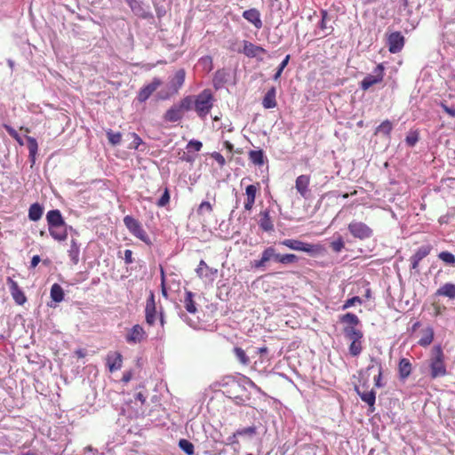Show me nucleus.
I'll list each match as a JSON object with an SVG mask.
<instances>
[{
	"mask_svg": "<svg viewBox=\"0 0 455 455\" xmlns=\"http://www.w3.org/2000/svg\"><path fill=\"white\" fill-rule=\"evenodd\" d=\"M426 369L428 370L432 379L443 378L448 374L445 355L441 345H435L432 347L428 359L420 367V371L424 373Z\"/></svg>",
	"mask_w": 455,
	"mask_h": 455,
	"instance_id": "obj_1",
	"label": "nucleus"
},
{
	"mask_svg": "<svg viewBox=\"0 0 455 455\" xmlns=\"http://www.w3.org/2000/svg\"><path fill=\"white\" fill-rule=\"evenodd\" d=\"M46 220L49 233L56 241H65L68 230H73V228L65 222L60 211L58 209L49 211L46 213Z\"/></svg>",
	"mask_w": 455,
	"mask_h": 455,
	"instance_id": "obj_2",
	"label": "nucleus"
},
{
	"mask_svg": "<svg viewBox=\"0 0 455 455\" xmlns=\"http://www.w3.org/2000/svg\"><path fill=\"white\" fill-rule=\"evenodd\" d=\"M185 98L191 100V110L194 108L197 116L204 120L214 105V96L210 89H204L199 94L188 95Z\"/></svg>",
	"mask_w": 455,
	"mask_h": 455,
	"instance_id": "obj_3",
	"label": "nucleus"
},
{
	"mask_svg": "<svg viewBox=\"0 0 455 455\" xmlns=\"http://www.w3.org/2000/svg\"><path fill=\"white\" fill-rule=\"evenodd\" d=\"M281 259L282 253L277 252L275 246H267L262 251L258 259L251 261V267L264 271L268 267L271 261L281 264Z\"/></svg>",
	"mask_w": 455,
	"mask_h": 455,
	"instance_id": "obj_4",
	"label": "nucleus"
},
{
	"mask_svg": "<svg viewBox=\"0 0 455 455\" xmlns=\"http://www.w3.org/2000/svg\"><path fill=\"white\" fill-rule=\"evenodd\" d=\"M226 392L227 397L238 406H247L251 400V393L243 385L235 380L232 381L230 388Z\"/></svg>",
	"mask_w": 455,
	"mask_h": 455,
	"instance_id": "obj_5",
	"label": "nucleus"
},
{
	"mask_svg": "<svg viewBox=\"0 0 455 455\" xmlns=\"http://www.w3.org/2000/svg\"><path fill=\"white\" fill-rule=\"evenodd\" d=\"M191 110L190 98H183L178 103L173 104L164 114L166 122L176 123L183 118L184 113Z\"/></svg>",
	"mask_w": 455,
	"mask_h": 455,
	"instance_id": "obj_6",
	"label": "nucleus"
},
{
	"mask_svg": "<svg viewBox=\"0 0 455 455\" xmlns=\"http://www.w3.org/2000/svg\"><path fill=\"white\" fill-rule=\"evenodd\" d=\"M186 78V71L184 68L178 69L172 76L169 78L168 89L170 92H160L158 98L160 100H167L170 96L177 94L180 88L183 86Z\"/></svg>",
	"mask_w": 455,
	"mask_h": 455,
	"instance_id": "obj_7",
	"label": "nucleus"
},
{
	"mask_svg": "<svg viewBox=\"0 0 455 455\" xmlns=\"http://www.w3.org/2000/svg\"><path fill=\"white\" fill-rule=\"evenodd\" d=\"M279 244L293 251L307 252L311 256L315 255L319 251L318 245L305 243L298 239H284L280 241Z\"/></svg>",
	"mask_w": 455,
	"mask_h": 455,
	"instance_id": "obj_8",
	"label": "nucleus"
},
{
	"mask_svg": "<svg viewBox=\"0 0 455 455\" xmlns=\"http://www.w3.org/2000/svg\"><path fill=\"white\" fill-rule=\"evenodd\" d=\"M124 223L126 228L134 236H136L137 238H139L142 242L146 243L147 244H150L151 243V241H150L148 234L143 229L140 222L138 220L134 219L131 215H126L124 218Z\"/></svg>",
	"mask_w": 455,
	"mask_h": 455,
	"instance_id": "obj_9",
	"label": "nucleus"
},
{
	"mask_svg": "<svg viewBox=\"0 0 455 455\" xmlns=\"http://www.w3.org/2000/svg\"><path fill=\"white\" fill-rule=\"evenodd\" d=\"M238 52L244 54L247 58L255 59L258 62H263L264 58L262 55L267 54V51L260 45L243 40V48L239 49Z\"/></svg>",
	"mask_w": 455,
	"mask_h": 455,
	"instance_id": "obj_10",
	"label": "nucleus"
},
{
	"mask_svg": "<svg viewBox=\"0 0 455 455\" xmlns=\"http://www.w3.org/2000/svg\"><path fill=\"white\" fill-rule=\"evenodd\" d=\"M347 229L353 237L359 240H366L373 235V230L362 221H351L347 226Z\"/></svg>",
	"mask_w": 455,
	"mask_h": 455,
	"instance_id": "obj_11",
	"label": "nucleus"
},
{
	"mask_svg": "<svg viewBox=\"0 0 455 455\" xmlns=\"http://www.w3.org/2000/svg\"><path fill=\"white\" fill-rule=\"evenodd\" d=\"M384 77V67L382 64H379L374 68L372 74L367 75L361 81V89L363 91L368 90L372 85L380 83Z\"/></svg>",
	"mask_w": 455,
	"mask_h": 455,
	"instance_id": "obj_12",
	"label": "nucleus"
},
{
	"mask_svg": "<svg viewBox=\"0 0 455 455\" xmlns=\"http://www.w3.org/2000/svg\"><path fill=\"white\" fill-rule=\"evenodd\" d=\"M236 430L237 435H239L241 442L243 443H251L259 437V427L255 424L240 427Z\"/></svg>",
	"mask_w": 455,
	"mask_h": 455,
	"instance_id": "obj_13",
	"label": "nucleus"
},
{
	"mask_svg": "<svg viewBox=\"0 0 455 455\" xmlns=\"http://www.w3.org/2000/svg\"><path fill=\"white\" fill-rule=\"evenodd\" d=\"M404 44V36L399 31L392 32L387 36V45L391 53L400 52L403 50Z\"/></svg>",
	"mask_w": 455,
	"mask_h": 455,
	"instance_id": "obj_14",
	"label": "nucleus"
},
{
	"mask_svg": "<svg viewBox=\"0 0 455 455\" xmlns=\"http://www.w3.org/2000/svg\"><path fill=\"white\" fill-rule=\"evenodd\" d=\"M129 5L132 12L138 17L149 20L154 19L153 13L149 11L148 6L146 7L140 0H124Z\"/></svg>",
	"mask_w": 455,
	"mask_h": 455,
	"instance_id": "obj_15",
	"label": "nucleus"
},
{
	"mask_svg": "<svg viewBox=\"0 0 455 455\" xmlns=\"http://www.w3.org/2000/svg\"><path fill=\"white\" fill-rule=\"evenodd\" d=\"M163 84L162 80L158 77H154L151 83L140 88L137 95V100L140 103L146 102L152 93Z\"/></svg>",
	"mask_w": 455,
	"mask_h": 455,
	"instance_id": "obj_16",
	"label": "nucleus"
},
{
	"mask_svg": "<svg viewBox=\"0 0 455 455\" xmlns=\"http://www.w3.org/2000/svg\"><path fill=\"white\" fill-rule=\"evenodd\" d=\"M145 319L146 323L150 326H153L156 323V305L155 300V294L153 291H150L149 296L147 299L145 307Z\"/></svg>",
	"mask_w": 455,
	"mask_h": 455,
	"instance_id": "obj_17",
	"label": "nucleus"
},
{
	"mask_svg": "<svg viewBox=\"0 0 455 455\" xmlns=\"http://www.w3.org/2000/svg\"><path fill=\"white\" fill-rule=\"evenodd\" d=\"M6 283L14 301L18 305H23L27 301V298L22 290L19 287L18 283L12 277H7Z\"/></svg>",
	"mask_w": 455,
	"mask_h": 455,
	"instance_id": "obj_18",
	"label": "nucleus"
},
{
	"mask_svg": "<svg viewBox=\"0 0 455 455\" xmlns=\"http://www.w3.org/2000/svg\"><path fill=\"white\" fill-rule=\"evenodd\" d=\"M147 338L146 331L143 327L140 324H135L132 328L128 331L125 339L128 343L137 344L140 343L143 339Z\"/></svg>",
	"mask_w": 455,
	"mask_h": 455,
	"instance_id": "obj_19",
	"label": "nucleus"
},
{
	"mask_svg": "<svg viewBox=\"0 0 455 455\" xmlns=\"http://www.w3.org/2000/svg\"><path fill=\"white\" fill-rule=\"evenodd\" d=\"M196 272L200 278L212 280L217 275L218 270L210 267L204 259H201Z\"/></svg>",
	"mask_w": 455,
	"mask_h": 455,
	"instance_id": "obj_20",
	"label": "nucleus"
},
{
	"mask_svg": "<svg viewBox=\"0 0 455 455\" xmlns=\"http://www.w3.org/2000/svg\"><path fill=\"white\" fill-rule=\"evenodd\" d=\"M321 13V20L318 22V28L322 32V35L320 37H325L330 35H331L334 31V28L332 26H328L327 21L330 20L329 13L326 10L322 9L320 11Z\"/></svg>",
	"mask_w": 455,
	"mask_h": 455,
	"instance_id": "obj_21",
	"label": "nucleus"
},
{
	"mask_svg": "<svg viewBox=\"0 0 455 455\" xmlns=\"http://www.w3.org/2000/svg\"><path fill=\"white\" fill-rule=\"evenodd\" d=\"M310 179L307 175H299L295 181V188L299 195L307 199L309 196L308 185Z\"/></svg>",
	"mask_w": 455,
	"mask_h": 455,
	"instance_id": "obj_22",
	"label": "nucleus"
},
{
	"mask_svg": "<svg viewBox=\"0 0 455 455\" xmlns=\"http://www.w3.org/2000/svg\"><path fill=\"white\" fill-rule=\"evenodd\" d=\"M243 17L249 21L250 23L253 24V26L259 29L262 28V20L260 19V12L259 10L255 8H251L249 10H246L243 12Z\"/></svg>",
	"mask_w": 455,
	"mask_h": 455,
	"instance_id": "obj_23",
	"label": "nucleus"
},
{
	"mask_svg": "<svg viewBox=\"0 0 455 455\" xmlns=\"http://www.w3.org/2000/svg\"><path fill=\"white\" fill-rule=\"evenodd\" d=\"M123 356L119 352H109L107 355V365L111 372L122 367Z\"/></svg>",
	"mask_w": 455,
	"mask_h": 455,
	"instance_id": "obj_24",
	"label": "nucleus"
},
{
	"mask_svg": "<svg viewBox=\"0 0 455 455\" xmlns=\"http://www.w3.org/2000/svg\"><path fill=\"white\" fill-rule=\"evenodd\" d=\"M259 226L264 232L270 233L274 231V224L270 217L269 210L266 209L260 212Z\"/></svg>",
	"mask_w": 455,
	"mask_h": 455,
	"instance_id": "obj_25",
	"label": "nucleus"
},
{
	"mask_svg": "<svg viewBox=\"0 0 455 455\" xmlns=\"http://www.w3.org/2000/svg\"><path fill=\"white\" fill-rule=\"evenodd\" d=\"M412 364L408 358H401L398 363L399 379L404 381L411 374Z\"/></svg>",
	"mask_w": 455,
	"mask_h": 455,
	"instance_id": "obj_26",
	"label": "nucleus"
},
{
	"mask_svg": "<svg viewBox=\"0 0 455 455\" xmlns=\"http://www.w3.org/2000/svg\"><path fill=\"white\" fill-rule=\"evenodd\" d=\"M355 391L363 402L366 403L370 407L374 406L376 402V393L373 389L361 390L359 387H355Z\"/></svg>",
	"mask_w": 455,
	"mask_h": 455,
	"instance_id": "obj_27",
	"label": "nucleus"
},
{
	"mask_svg": "<svg viewBox=\"0 0 455 455\" xmlns=\"http://www.w3.org/2000/svg\"><path fill=\"white\" fill-rule=\"evenodd\" d=\"M258 191V186L251 184L246 187L245 194L247 196L246 201L244 202V209L251 211L255 203L256 193Z\"/></svg>",
	"mask_w": 455,
	"mask_h": 455,
	"instance_id": "obj_28",
	"label": "nucleus"
},
{
	"mask_svg": "<svg viewBox=\"0 0 455 455\" xmlns=\"http://www.w3.org/2000/svg\"><path fill=\"white\" fill-rule=\"evenodd\" d=\"M435 296L446 297L451 299H455V284L451 283H446L437 289Z\"/></svg>",
	"mask_w": 455,
	"mask_h": 455,
	"instance_id": "obj_29",
	"label": "nucleus"
},
{
	"mask_svg": "<svg viewBox=\"0 0 455 455\" xmlns=\"http://www.w3.org/2000/svg\"><path fill=\"white\" fill-rule=\"evenodd\" d=\"M343 333L351 341L362 339L363 337V331L354 326H344Z\"/></svg>",
	"mask_w": 455,
	"mask_h": 455,
	"instance_id": "obj_30",
	"label": "nucleus"
},
{
	"mask_svg": "<svg viewBox=\"0 0 455 455\" xmlns=\"http://www.w3.org/2000/svg\"><path fill=\"white\" fill-rule=\"evenodd\" d=\"M275 94V87H271L267 92L262 100V105L265 108H274L276 106Z\"/></svg>",
	"mask_w": 455,
	"mask_h": 455,
	"instance_id": "obj_31",
	"label": "nucleus"
},
{
	"mask_svg": "<svg viewBox=\"0 0 455 455\" xmlns=\"http://www.w3.org/2000/svg\"><path fill=\"white\" fill-rule=\"evenodd\" d=\"M68 253L72 263L76 265L79 262L80 244L76 239H71Z\"/></svg>",
	"mask_w": 455,
	"mask_h": 455,
	"instance_id": "obj_32",
	"label": "nucleus"
},
{
	"mask_svg": "<svg viewBox=\"0 0 455 455\" xmlns=\"http://www.w3.org/2000/svg\"><path fill=\"white\" fill-rule=\"evenodd\" d=\"M194 296L195 294L192 291H187L183 300L184 307L187 312L190 314H196L197 312L196 302L194 300Z\"/></svg>",
	"mask_w": 455,
	"mask_h": 455,
	"instance_id": "obj_33",
	"label": "nucleus"
},
{
	"mask_svg": "<svg viewBox=\"0 0 455 455\" xmlns=\"http://www.w3.org/2000/svg\"><path fill=\"white\" fill-rule=\"evenodd\" d=\"M43 212L44 208L40 204H32L28 209V219L32 221H37L42 218Z\"/></svg>",
	"mask_w": 455,
	"mask_h": 455,
	"instance_id": "obj_34",
	"label": "nucleus"
},
{
	"mask_svg": "<svg viewBox=\"0 0 455 455\" xmlns=\"http://www.w3.org/2000/svg\"><path fill=\"white\" fill-rule=\"evenodd\" d=\"M339 322L345 326H354L356 327L360 324V320L358 316L354 313H347L339 316Z\"/></svg>",
	"mask_w": 455,
	"mask_h": 455,
	"instance_id": "obj_35",
	"label": "nucleus"
},
{
	"mask_svg": "<svg viewBox=\"0 0 455 455\" xmlns=\"http://www.w3.org/2000/svg\"><path fill=\"white\" fill-rule=\"evenodd\" d=\"M50 295L54 302H61L64 299V291L59 283H53L51 287Z\"/></svg>",
	"mask_w": 455,
	"mask_h": 455,
	"instance_id": "obj_36",
	"label": "nucleus"
},
{
	"mask_svg": "<svg viewBox=\"0 0 455 455\" xmlns=\"http://www.w3.org/2000/svg\"><path fill=\"white\" fill-rule=\"evenodd\" d=\"M249 159L255 165H263L265 163V156L263 150H251L249 152Z\"/></svg>",
	"mask_w": 455,
	"mask_h": 455,
	"instance_id": "obj_37",
	"label": "nucleus"
},
{
	"mask_svg": "<svg viewBox=\"0 0 455 455\" xmlns=\"http://www.w3.org/2000/svg\"><path fill=\"white\" fill-rule=\"evenodd\" d=\"M434 339V329L432 327H427L424 330L423 336L419 340V345L421 347L429 346Z\"/></svg>",
	"mask_w": 455,
	"mask_h": 455,
	"instance_id": "obj_38",
	"label": "nucleus"
},
{
	"mask_svg": "<svg viewBox=\"0 0 455 455\" xmlns=\"http://www.w3.org/2000/svg\"><path fill=\"white\" fill-rule=\"evenodd\" d=\"M226 72L223 69H219L215 72L214 77H213V84L216 89H219L223 86V84L226 83Z\"/></svg>",
	"mask_w": 455,
	"mask_h": 455,
	"instance_id": "obj_39",
	"label": "nucleus"
},
{
	"mask_svg": "<svg viewBox=\"0 0 455 455\" xmlns=\"http://www.w3.org/2000/svg\"><path fill=\"white\" fill-rule=\"evenodd\" d=\"M178 446L187 455H194V453H195L194 444L187 439H180L179 441Z\"/></svg>",
	"mask_w": 455,
	"mask_h": 455,
	"instance_id": "obj_40",
	"label": "nucleus"
},
{
	"mask_svg": "<svg viewBox=\"0 0 455 455\" xmlns=\"http://www.w3.org/2000/svg\"><path fill=\"white\" fill-rule=\"evenodd\" d=\"M198 66L201 67L204 72L209 73L213 68L212 58L208 55L201 57L198 60Z\"/></svg>",
	"mask_w": 455,
	"mask_h": 455,
	"instance_id": "obj_41",
	"label": "nucleus"
},
{
	"mask_svg": "<svg viewBox=\"0 0 455 455\" xmlns=\"http://www.w3.org/2000/svg\"><path fill=\"white\" fill-rule=\"evenodd\" d=\"M432 251V246L430 244L422 245L415 251L412 257L417 259L422 260L425 257H427Z\"/></svg>",
	"mask_w": 455,
	"mask_h": 455,
	"instance_id": "obj_42",
	"label": "nucleus"
},
{
	"mask_svg": "<svg viewBox=\"0 0 455 455\" xmlns=\"http://www.w3.org/2000/svg\"><path fill=\"white\" fill-rule=\"evenodd\" d=\"M234 354L236 359L243 365H248L250 363V359L247 356L245 351L238 347L234 348Z\"/></svg>",
	"mask_w": 455,
	"mask_h": 455,
	"instance_id": "obj_43",
	"label": "nucleus"
},
{
	"mask_svg": "<svg viewBox=\"0 0 455 455\" xmlns=\"http://www.w3.org/2000/svg\"><path fill=\"white\" fill-rule=\"evenodd\" d=\"M438 259H441L442 261H443L447 265H450V266L455 265V256L450 251H441L438 254Z\"/></svg>",
	"mask_w": 455,
	"mask_h": 455,
	"instance_id": "obj_44",
	"label": "nucleus"
},
{
	"mask_svg": "<svg viewBox=\"0 0 455 455\" xmlns=\"http://www.w3.org/2000/svg\"><path fill=\"white\" fill-rule=\"evenodd\" d=\"M330 246L334 252H340L345 247L343 237L340 235H338L336 239L331 243Z\"/></svg>",
	"mask_w": 455,
	"mask_h": 455,
	"instance_id": "obj_45",
	"label": "nucleus"
},
{
	"mask_svg": "<svg viewBox=\"0 0 455 455\" xmlns=\"http://www.w3.org/2000/svg\"><path fill=\"white\" fill-rule=\"evenodd\" d=\"M393 129L392 124L388 120L383 121L378 127L376 132L388 136Z\"/></svg>",
	"mask_w": 455,
	"mask_h": 455,
	"instance_id": "obj_46",
	"label": "nucleus"
},
{
	"mask_svg": "<svg viewBox=\"0 0 455 455\" xmlns=\"http://www.w3.org/2000/svg\"><path fill=\"white\" fill-rule=\"evenodd\" d=\"M107 137L108 139L109 143L113 146H116L121 143L122 134L119 132H114L112 130H108L107 132Z\"/></svg>",
	"mask_w": 455,
	"mask_h": 455,
	"instance_id": "obj_47",
	"label": "nucleus"
},
{
	"mask_svg": "<svg viewBox=\"0 0 455 455\" xmlns=\"http://www.w3.org/2000/svg\"><path fill=\"white\" fill-rule=\"evenodd\" d=\"M179 316L180 317V319L185 322L189 327L193 328V329H197L198 328V325H199V322L197 320H194L192 319L191 317H189L187 313L183 312L182 310H180L179 312Z\"/></svg>",
	"mask_w": 455,
	"mask_h": 455,
	"instance_id": "obj_48",
	"label": "nucleus"
},
{
	"mask_svg": "<svg viewBox=\"0 0 455 455\" xmlns=\"http://www.w3.org/2000/svg\"><path fill=\"white\" fill-rule=\"evenodd\" d=\"M349 353L353 356H357L362 352V339L358 340H353L351 341V344L349 345Z\"/></svg>",
	"mask_w": 455,
	"mask_h": 455,
	"instance_id": "obj_49",
	"label": "nucleus"
},
{
	"mask_svg": "<svg viewBox=\"0 0 455 455\" xmlns=\"http://www.w3.org/2000/svg\"><path fill=\"white\" fill-rule=\"evenodd\" d=\"M299 260V257L297 256L296 254L285 253V254H282L281 265L286 266V265L297 263Z\"/></svg>",
	"mask_w": 455,
	"mask_h": 455,
	"instance_id": "obj_50",
	"label": "nucleus"
},
{
	"mask_svg": "<svg viewBox=\"0 0 455 455\" xmlns=\"http://www.w3.org/2000/svg\"><path fill=\"white\" fill-rule=\"evenodd\" d=\"M28 141V148L29 152V156H33V155H36L38 151V144L36 140L34 137L27 136Z\"/></svg>",
	"mask_w": 455,
	"mask_h": 455,
	"instance_id": "obj_51",
	"label": "nucleus"
},
{
	"mask_svg": "<svg viewBox=\"0 0 455 455\" xmlns=\"http://www.w3.org/2000/svg\"><path fill=\"white\" fill-rule=\"evenodd\" d=\"M4 128L8 132V134L19 143V145H20V146L24 145L23 139L20 136V134L17 132V131L14 128H12L9 124H4Z\"/></svg>",
	"mask_w": 455,
	"mask_h": 455,
	"instance_id": "obj_52",
	"label": "nucleus"
},
{
	"mask_svg": "<svg viewBox=\"0 0 455 455\" xmlns=\"http://www.w3.org/2000/svg\"><path fill=\"white\" fill-rule=\"evenodd\" d=\"M419 140V135L417 131L411 132L405 138V143L408 147H414Z\"/></svg>",
	"mask_w": 455,
	"mask_h": 455,
	"instance_id": "obj_53",
	"label": "nucleus"
},
{
	"mask_svg": "<svg viewBox=\"0 0 455 455\" xmlns=\"http://www.w3.org/2000/svg\"><path fill=\"white\" fill-rule=\"evenodd\" d=\"M371 362L375 363L379 366V374L374 378V384L377 387H382L384 384L381 381L382 379V365L375 358L371 357Z\"/></svg>",
	"mask_w": 455,
	"mask_h": 455,
	"instance_id": "obj_54",
	"label": "nucleus"
},
{
	"mask_svg": "<svg viewBox=\"0 0 455 455\" xmlns=\"http://www.w3.org/2000/svg\"><path fill=\"white\" fill-rule=\"evenodd\" d=\"M290 60V55H286L285 58L282 60V62L279 64L276 72L275 73L273 79L277 80L281 76L283 69L286 68Z\"/></svg>",
	"mask_w": 455,
	"mask_h": 455,
	"instance_id": "obj_55",
	"label": "nucleus"
},
{
	"mask_svg": "<svg viewBox=\"0 0 455 455\" xmlns=\"http://www.w3.org/2000/svg\"><path fill=\"white\" fill-rule=\"evenodd\" d=\"M170 202V193L168 188H166L161 196V197L158 199L156 205L159 207H164L166 204H168Z\"/></svg>",
	"mask_w": 455,
	"mask_h": 455,
	"instance_id": "obj_56",
	"label": "nucleus"
},
{
	"mask_svg": "<svg viewBox=\"0 0 455 455\" xmlns=\"http://www.w3.org/2000/svg\"><path fill=\"white\" fill-rule=\"evenodd\" d=\"M131 135L133 138V140L130 144L129 148L139 149V147L144 143L142 139L137 133L134 132L131 133Z\"/></svg>",
	"mask_w": 455,
	"mask_h": 455,
	"instance_id": "obj_57",
	"label": "nucleus"
},
{
	"mask_svg": "<svg viewBox=\"0 0 455 455\" xmlns=\"http://www.w3.org/2000/svg\"><path fill=\"white\" fill-rule=\"evenodd\" d=\"M355 303L362 304L363 303L362 299L358 296H355V297H352V298L347 299L342 306V309L346 310L347 308L354 306Z\"/></svg>",
	"mask_w": 455,
	"mask_h": 455,
	"instance_id": "obj_58",
	"label": "nucleus"
},
{
	"mask_svg": "<svg viewBox=\"0 0 455 455\" xmlns=\"http://www.w3.org/2000/svg\"><path fill=\"white\" fill-rule=\"evenodd\" d=\"M240 437L237 435V430H235L231 435L227 438L228 445H239L240 444Z\"/></svg>",
	"mask_w": 455,
	"mask_h": 455,
	"instance_id": "obj_59",
	"label": "nucleus"
},
{
	"mask_svg": "<svg viewBox=\"0 0 455 455\" xmlns=\"http://www.w3.org/2000/svg\"><path fill=\"white\" fill-rule=\"evenodd\" d=\"M212 211V204L209 202H207V201L202 202L200 204L199 207H198V213L199 214H203L205 212H211Z\"/></svg>",
	"mask_w": 455,
	"mask_h": 455,
	"instance_id": "obj_60",
	"label": "nucleus"
},
{
	"mask_svg": "<svg viewBox=\"0 0 455 455\" xmlns=\"http://www.w3.org/2000/svg\"><path fill=\"white\" fill-rule=\"evenodd\" d=\"M202 147H203V143L196 140H191L187 145L188 149L193 148L195 151H197V152L201 150Z\"/></svg>",
	"mask_w": 455,
	"mask_h": 455,
	"instance_id": "obj_61",
	"label": "nucleus"
},
{
	"mask_svg": "<svg viewBox=\"0 0 455 455\" xmlns=\"http://www.w3.org/2000/svg\"><path fill=\"white\" fill-rule=\"evenodd\" d=\"M212 157L219 164L220 167H223L226 164V160L220 153L213 152L212 154Z\"/></svg>",
	"mask_w": 455,
	"mask_h": 455,
	"instance_id": "obj_62",
	"label": "nucleus"
},
{
	"mask_svg": "<svg viewBox=\"0 0 455 455\" xmlns=\"http://www.w3.org/2000/svg\"><path fill=\"white\" fill-rule=\"evenodd\" d=\"M440 107L443 109V111L448 114L451 117H455V107L447 106L444 102L440 103Z\"/></svg>",
	"mask_w": 455,
	"mask_h": 455,
	"instance_id": "obj_63",
	"label": "nucleus"
},
{
	"mask_svg": "<svg viewBox=\"0 0 455 455\" xmlns=\"http://www.w3.org/2000/svg\"><path fill=\"white\" fill-rule=\"evenodd\" d=\"M155 9L158 19L163 18L166 14V10L163 5L155 4Z\"/></svg>",
	"mask_w": 455,
	"mask_h": 455,
	"instance_id": "obj_64",
	"label": "nucleus"
}]
</instances>
